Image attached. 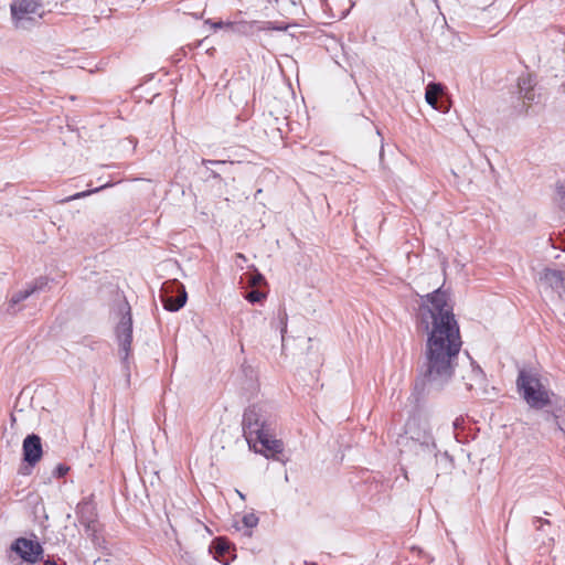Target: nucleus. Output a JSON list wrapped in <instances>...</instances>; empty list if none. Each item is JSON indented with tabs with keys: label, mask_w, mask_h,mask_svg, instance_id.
I'll return each instance as SVG.
<instances>
[{
	"label": "nucleus",
	"mask_w": 565,
	"mask_h": 565,
	"mask_svg": "<svg viewBox=\"0 0 565 565\" xmlns=\"http://www.w3.org/2000/svg\"><path fill=\"white\" fill-rule=\"evenodd\" d=\"M186 302V291L182 285L179 286V292L175 297L166 296L163 297V306L169 311H178Z\"/></svg>",
	"instance_id": "2eb2a0df"
},
{
	"label": "nucleus",
	"mask_w": 565,
	"mask_h": 565,
	"mask_svg": "<svg viewBox=\"0 0 565 565\" xmlns=\"http://www.w3.org/2000/svg\"><path fill=\"white\" fill-rule=\"evenodd\" d=\"M557 202L565 210V182H561L556 185Z\"/></svg>",
	"instance_id": "a211bd4d"
},
{
	"label": "nucleus",
	"mask_w": 565,
	"mask_h": 565,
	"mask_svg": "<svg viewBox=\"0 0 565 565\" xmlns=\"http://www.w3.org/2000/svg\"><path fill=\"white\" fill-rule=\"evenodd\" d=\"M243 523L246 527H255L258 523V518L254 513H248L243 516Z\"/></svg>",
	"instance_id": "6ab92c4d"
},
{
	"label": "nucleus",
	"mask_w": 565,
	"mask_h": 565,
	"mask_svg": "<svg viewBox=\"0 0 565 565\" xmlns=\"http://www.w3.org/2000/svg\"><path fill=\"white\" fill-rule=\"evenodd\" d=\"M543 524H550V522L548 521H543L541 518H536L534 520V525H535L537 531L542 530Z\"/></svg>",
	"instance_id": "393cba45"
},
{
	"label": "nucleus",
	"mask_w": 565,
	"mask_h": 565,
	"mask_svg": "<svg viewBox=\"0 0 565 565\" xmlns=\"http://www.w3.org/2000/svg\"><path fill=\"white\" fill-rule=\"evenodd\" d=\"M76 515L78 523L84 526L86 534L94 543H98L97 533L99 523L97 519L96 507L93 502L84 500L77 504Z\"/></svg>",
	"instance_id": "0eeeda50"
},
{
	"label": "nucleus",
	"mask_w": 565,
	"mask_h": 565,
	"mask_svg": "<svg viewBox=\"0 0 565 565\" xmlns=\"http://www.w3.org/2000/svg\"><path fill=\"white\" fill-rule=\"evenodd\" d=\"M264 297H265V295L263 292L258 291V290H252L246 296L247 300L250 301V302H258Z\"/></svg>",
	"instance_id": "aec40b11"
},
{
	"label": "nucleus",
	"mask_w": 565,
	"mask_h": 565,
	"mask_svg": "<svg viewBox=\"0 0 565 565\" xmlns=\"http://www.w3.org/2000/svg\"><path fill=\"white\" fill-rule=\"evenodd\" d=\"M235 491L242 500H245V495L239 490H235Z\"/></svg>",
	"instance_id": "cd10ccee"
},
{
	"label": "nucleus",
	"mask_w": 565,
	"mask_h": 565,
	"mask_svg": "<svg viewBox=\"0 0 565 565\" xmlns=\"http://www.w3.org/2000/svg\"><path fill=\"white\" fill-rule=\"evenodd\" d=\"M419 324L427 332L424 384L428 391L446 387L455 371L462 341L458 322L445 291L427 295L418 309Z\"/></svg>",
	"instance_id": "f257e3e1"
},
{
	"label": "nucleus",
	"mask_w": 565,
	"mask_h": 565,
	"mask_svg": "<svg viewBox=\"0 0 565 565\" xmlns=\"http://www.w3.org/2000/svg\"><path fill=\"white\" fill-rule=\"evenodd\" d=\"M11 550L24 562L31 564L36 563L43 554V548L39 542L24 537L17 539L12 544Z\"/></svg>",
	"instance_id": "1a4fd4ad"
},
{
	"label": "nucleus",
	"mask_w": 565,
	"mask_h": 565,
	"mask_svg": "<svg viewBox=\"0 0 565 565\" xmlns=\"http://www.w3.org/2000/svg\"><path fill=\"white\" fill-rule=\"evenodd\" d=\"M119 311L121 313V319L116 327V335L119 344V355L125 362L128 360L132 341V319L130 315V307L127 302L120 305Z\"/></svg>",
	"instance_id": "423d86ee"
},
{
	"label": "nucleus",
	"mask_w": 565,
	"mask_h": 565,
	"mask_svg": "<svg viewBox=\"0 0 565 565\" xmlns=\"http://www.w3.org/2000/svg\"><path fill=\"white\" fill-rule=\"evenodd\" d=\"M249 31H267V30H275V31H286L289 28V24L280 23V22H273V21H266V22H257L252 21L246 23Z\"/></svg>",
	"instance_id": "dca6fc26"
},
{
	"label": "nucleus",
	"mask_w": 565,
	"mask_h": 565,
	"mask_svg": "<svg viewBox=\"0 0 565 565\" xmlns=\"http://www.w3.org/2000/svg\"><path fill=\"white\" fill-rule=\"evenodd\" d=\"M22 450L24 461L34 466L40 461L43 454L41 438L35 434L28 435L23 440Z\"/></svg>",
	"instance_id": "9b49d317"
},
{
	"label": "nucleus",
	"mask_w": 565,
	"mask_h": 565,
	"mask_svg": "<svg viewBox=\"0 0 565 565\" xmlns=\"http://www.w3.org/2000/svg\"><path fill=\"white\" fill-rule=\"evenodd\" d=\"M43 285H44V282L36 281L33 286H29L25 289L13 292L8 302V311L10 313L18 312L20 310V308H17V306L21 301L28 299L36 290L41 289L43 287Z\"/></svg>",
	"instance_id": "ddd939ff"
},
{
	"label": "nucleus",
	"mask_w": 565,
	"mask_h": 565,
	"mask_svg": "<svg viewBox=\"0 0 565 565\" xmlns=\"http://www.w3.org/2000/svg\"><path fill=\"white\" fill-rule=\"evenodd\" d=\"M228 545L226 543H223V542H217L216 544V553L218 555H223L225 554L227 551H228Z\"/></svg>",
	"instance_id": "5701e85b"
},
{
	"label": "nucleus",
	"mask_w": 565,
	"mask_h": 565,
	"mask_svg": "<svg viewBox=\"0 0 565 565\" xmlns=\"http://www.w3.org/2000/svg\"><path fill=\"white\" fill-rule=\"evenodd\" d=\"M202 163L204 166H207V164H220V163H224V161H216V160H203Z\"/></svg>",
	"instance_id": "bb28decb"
},
{
	"label": "nucleus",
	"mask_w": 565,
	"mask_h": 565,
	"mask_svg": "<svg viewBox=\"0 0 565 565\" xmlns=\"http://www.w3.org/2000/svg\"><path fill=\"white\" fill-rule=\"evenodd\" d=\"M443 95V85L439 83H429L426 87L425 99L436 110L446 113L447 106L438 104V98Z\"/></svg>",
	"instance_id": "4468645a"
},
{
	"label": "nucleus",
	"mask_w": 565,
	"mask_h": 565,
	"mask_svg": "<svg viewBox=\"0 0 565 565\" xmlns=\"http://www.w3.org/2000/svg\"><path fill=\"white\" fill-rule=\"evenodd\" d=\"M223 25L230 26V25H232V23L228 22V23L224 24L222 21L211 23V26L214 29L222 28Z\"/></svg>",
	"instance_id": "a878e982"
},
{
	"label": "nucleus",
	"mask_w": 565,
	"mask_h": 565,
	"mask_svg": "<svg viewBox=\"0 0 565 565\" xmlns=\"http://www.w3.org/2000/svg\"><path fill=\"white\" fill-rule=\"evenodd\" d=\"M539 282L546 289L562 297L565 292V275L562 270L554 268H544L539 274Z\"/></svg>",
	"instance_id": "9d476101"
},
{
	"label": "nucleus",
	"mask_w": 565,
	"mask_h": 565,
	"mask_svg": "<svg viewBox=\"0 0 565 565\" xmlns=\"http://www.w3.org/2000/svg\"><path fill=\"white\" fill-rule=\"evenodd\" d=\"M96 191H98V189L94 190V192H96ZM90 193H93V191L79 192V193H76V194L67 198L66 201H72V200H76V199H79V198H84V196L89 195Z\"/></svg>",
	"instance_id": "b1692460"
},
{
	"label": "nucleus",
	"mask_w": 565,
	"mask_h": 565,
	"mask_svg": "<svg viewBox=\"0 0 565 565\" xmlns=\"http://www.w3.org/2000/svg\"><path fill=\"white\" fill-rule=\"evenodd\" d=\"M249 447H253L256 452L263 454L264 456L275 458L284 450V444L281 440L275 438L270 430L263 431L253 439H250Z\"/></svg>",
	"instance_id": "6e6552de"
},
{
	"label": "nucleus",
	"mask_w": 565,
	"mask_h": 565,
	"mask_svg": "<svg viewBox=\"0 0 565 565\" xmlns=\"http://www.w3.org/2000/svg\"><path fill=\"white\" fill-rule=\"evenodd\" d=\"M402 440H406V446L415 451L416 463H425L433 479H436L438 477L436 472L438 454L428 419L422 416L411 417L405 424V436L402 437Z\"/></svg>",
	"instance_id": "f03ea898"
},
{
	"label": "nucleus",
	"mask_w": 565,
	"mask_h": 565,
	"mask_svg": "<svg viewBox=\"0 0 565 565\" xmlns=\"http://www.w3.org/2000/svg\"><path fill=\"white\" fill-rule=\"evenodd\" d=\"M11 13L17 28L29 29L43 17L44 8L38 0H15Z\"/></svg>",
	"instance_id": "39448f33"
},
{
	"label": "nucleus",
	"mask_w": 565,
	"mask_h": 565,
	"mask_svg": "<svg viewBox=\"0 0 565 565\" xmlns=\"http://www.w3.org/2000/svg\"><path fill=\"white\" fill-rule=\"evenodd\" d=\"M516 385L519 392L531 407L541 409L550 404V391L542 383L537 374L524 370L520 371Z\"/></svg>",
	"instance_id": "7ed1b4c3"
},
{
	"label": "nucleus",
	"mask_w": 565,
	"mask_h": 565,
	"mask_svg": "<svg viewBox=\"0 0 565 565\" xmlns=\"http://www.w3.org/2000/svg\"><path fill=\"white\" fill-rule=\"evenodd\" d=\"M533 79L531 76H522L519 78V93L521 97L525 100H534L533 93Z\"/></svg>",
	"instance_id": "f3484780"
},
{
	"label": "nucleus",
	"mask_w": 565,
	"mask_h": 565,
	"mask_svg": "<svg viewBox=\"0 0 565 565\" xmlns=\"http://www.w3.org/2000/svg\"><path fill=\"white\" fill-rule=\"evenodd\" d=\"M461 379L468 390H472L477 385H482L484 374L482 369L473 361H469L468 370L461 375Z\"/></svg>",
	"instance_id": "f8f14e48"
},
{
	"label": "nucleus",
	"mask_w": 565,
	"mask_h": 565,
	"mask_svg": "<svg viewBox=\"0 0 565 565\" xmlns=\"http://www.w3.org/2000/svg\"><path fill=\"white\" fill-rule=\"evenodd\" d=\"M273 424L271 406L267 403H257L249 406L243 417L244 435L248 444L254 436L270 430Z\"/></svg>",
	"instance_id": "20e7f679"
},
{
	"label": "nucleus",
	"mask_w": 565,
	"mask_h": 565,
	"mask_svg": "<svg viewBox=\"0 0 565 565\" xmlns=\"http://www.w3.org/2000/svg\"><path fill=\"white\" fill-rule=\"evenodd\" d=\"M44 565H57L54 561H45Z\"/></svg>",
	"instance_id": "c85d7f7f"
},
{
	"label": "nucleus",
	"mask_w": 565,
	"mask_h": 565,
	"mask_svg": "<svg viewBox=\"0 0 565 565\" xmlns=\"http://www.w3.org/2000/svg\"><path fill=\"white\" fill-rule=\"evenodd\" d=\"M67 471H68L67 467H65L63 465H58L54 468L53 476L56 478H61V477H64Z\"/></svg>",
	"instance_id": "412c9836"
},
{
	"label": "nucleus",
	"mask_w": 565,
	"mask_h": 565,
	"mask_svg": "<svg viewBox=\"0 0 565 565\" xmlns=\"http://www.w3.org/2000/svg\"><path fill=\"white\" fill-rule=\"evenodd\" d=\"M237 257H238L239 259H245V257H244V255H243V254H237Z\"/></svg>",
	"instance_id": "c756f323"
},
{
	"label": "nucleus",
	"mask_w": 565,
	"mask_h": 565,
	"mask_svg": "<svg viewBox=\"0 0 565 565\" xmlns=\"http://www.w3.org/2000/svg\"><path fill=\"white\" fill-rule=\"evenodd\" d=\"M263 280H264L263 275H262V274H259V273H256L255 275H253V276L250 277V279H249V284H250L252 286H257V285H259Z\"/></svg>",
	"instance_id": "4be33fe9"
}]
</instances>
